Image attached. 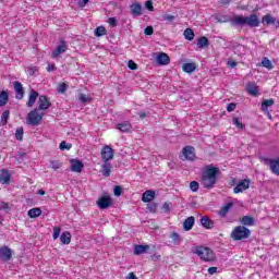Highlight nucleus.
<instances>
[{"label": "nucleus", "mask_w": 279, "mask_h": 279, "mask_svg": "<svg viewBox=\"0 0 279 279\" xmlns=\"http://www.w3.org/2000/svg\"><path fill=\"white\" fill-rule=\"evenodd\" d=\"M220 175L221 170H219V168L208 165L202 172L201 184L204 189H213L215 184H217V180Z\"/></svg>", "instance_id": "1"}, {"label": "nucleus", "mask_w": 279, "mask_h": 279, "mask_svg": "<svg viewBox=\"0 0 279 279\" xmlns=\"http://www.w3.org/2000/svg\"><path fill=\"white\" fill-rule=\"evenodd\" d=\"M192 252L204 260L205 263H214L217 259V255H215V251H213L208 246H195L192 248Z\"/></svg>", "instance_id": "2"}, {"label": "nucleus", "mask_w": 279, "mask_h": 279, "mask_svg": "<svg viewBox=\"0 0 279 279\" xmlns=\"http://www.w3.org/2000/svg\"><path fill=\"white\" fill-rule=\"evenodd\" d=\"M40 111L38 109H34L32 110L31 112H28L27 114V118H26V123L28 125H33V126H36V125H40V121H43V116L46 114V112H41L39 113Z\"/></svg>", "instance_id": "3"}, {"label": "nucleus", "mask_w": 279, "mask_h": 279, "mask_svg": "<svg viewBox=\"0 0 279 279\" xmlns=\"http://www.w3.org/2000/svg\"><path fill=\"white\" fill-rule=\"evenodd\" d=\"M230 236L233 241H242V239L245 236V226L235 227Z\"/></svg>", "instance_id": "4"}, {"label": "nucleus", "mask_w": 279, "mask_h": 279, "mask_svg": "<svg viewBox=\"0 0 279 279\" xmlns=\"http://www.w3.org/2000/svg\"><path fill=\"white\" fill-rule=\"evenodd\" d=\"M100 156L104 162H110V160L114 158V150H112V147L107 145L101 149Z\"/></svg>", "instance_id": "5"}, {"label": "nucleus", "mask_w": 279, "mask_h": 279, "mask_svg": "<svg viewBox=\"0 0 279 279\" xmlns=\"http://www.w3.org/2000/svg\"><path fill=\"white\" fill-rule=\"evenodd\" d=\"M97 206L100 210H106L112 206V198L110 195H105L97 201Z\"/></svg>", "instance_id": "6"}, {"label": "nucleus", "mask_w": 279, "mask_h": 279, "mask_svg": "<svg viewBox=\"0 0 279 279\" xmlns=\"http://www.w3.org/2000/svg\"><path fill=\"white\" fill-rule=\"evenodd\" d=\"M68 49L69 46L66 45V41H64V39H61L57 48L52 51V58H60V54L66 53Z\"/></svg>", "instance_id": "7"}, {"label": "nucleus", "mask_w": 279, "mask_h": 279, "mask_svg": "<svg viewBox=\"0 0 279 279\" xmlns=\"http://www.w3.org/2000/svg\"><path fill=\"white\" fill-rule=\"evenodd\" d=\"M264 162L269 166L271 173L279 175V158L277 159H264Z\"/></svg>", "instance_id": "8"}, {"label": "nucleus", "mask_w": 279, "mask_h": 279, "mask_svg": "<svg viewBox=\"0 0 279 279\" xmlns=\"http://www.w3.org/2000/svg\"><path fill=\"white\" fill-rule=\"evenodd\" d=\"M51 108V101H49V98L45 95L39 96L38 98V108H35L36 110H49Z\"/></svg>", "instance_id": "9"}, {"label": "nucleus", "mask_w": 279, "mask_h": 279, "mask_svg": "<svg viewBox=\"0 0 279 279\" xmlns=\"http://www.w3.org/2000/svg\"><path fill=\"white\" fill-rule=\"evenodd\" d=\"M246 93L251 96V97H259L260 95V88H258V85H256V83L254 82H248L246 84Z\"/></svg>", "instance_id": "10"}, {"label": "nucleus", "mask_w": 279, "mask_h": 279, "mask_svg": "<svg viewBox=\"0 0 279 279\" xmlns=\"http://www.w3.org/2000/svg\"><path fill=\"white\" fill-rule=\"evenodd\" d=\"M70 163V170L73 171V173H82V170L84 169V162H82V160L71 159Z\"/></svg>", "instance_id": "11"}, {"label": "nucleus", "mask_w": 279, "mask_h": 279, "mask_svg": "<svg viewBox=\"0 0 279 279\" xmlns=\"http://www.w3.org/2000/svg\"><path fill=\"white\" fill-rule=\"evenodd\" d=\"M245 25H248V27H258V25H260V20L258 19V15L251 14L250 16H246Z\"/></svg>", "instance_id": "12"}, {"label": "nucleus", "mask_w": 279, "mask_h": 279, "mask_svg": "<svg viewBox=\"0 0 279 279\" xmlns=\"http://www.w3.org/2000/svg\"><path fill=\"white\" fill-rule=\"evenodd\" d=\"M13 88L16 93L15 98L16 99H23L25 97V89L23 88V84L19 81H15L13 83Z\"/></svg>", "instance_id": "13"}, {"label": "nucleus", "mask_w": 279, "mask_h": 279, "mask_svg": "<svg viewBox=\"0 0 279 279\" xmlns=\"http://www.w3.org/2000/svg\"><path fill=\"white\" fill-rule=\"evenodd\" d=\"M38 97H40V94H38V92L35 89H31L28 94V101L26 102L27 108H33Z\"/></svg>", "instance_id": "14"}, {"label": "nucleus", "mask_w": 279, "mask_h": 279, "mask_svg": "<svg viewBox=\"0 0 279 279\" xmlns=\"http://www.w3.org/2000/svg\"><path fill=\"white\" fill-rule=\"evenodd\" d=\"M0 258L8 263L12 258V250L8 246L0 247Z\"/></svg>", "instance_id": "15"}, {"label": "nucleus", "mask_w": 279, "mask_h": 279, "mask_svg": "<svg viewBox=\"0 0 279 279\" xmlns=\"http://www.w3.org/2000/svg\"><path fill=\"white\" fill-rule=\"evenodd\" d=\"M183 156H184L185 160H194L195 159V147L185 146L183 148Z\"/></svg>", "instance_id": "16"}, {"label": "nucleus", "mask_w": 279, "mask_h": 279, "mask_svg": "<svg viewBox=\"0 0 279 279\" xmlns=\"http://www.w3.org/2000/svg\"><path fill=\"white\" fill-rule=\"evenodd\" d=\"M100 173L105 178H110V174L112 173V165H110V161H104L100 168Z\"/></svg>", "instance_id": "17"}, {"label": "nucleus", "mask_w": 279, "mask_h": 279, "mask_svg": "<svg viewBox=\"0 0 279 279\" xmlns=\"http://www.w3.org/2000/svg\"><path fill=\"white\" fill-rule=\"evenodd\" d=\"M153 199H156V192L154 190H147L142 196L144 204H149Z\"/></svg>", "instance_id": "18"}, {"label": "nucleus", "mask_w": 279, "mask_h": 279, "mask_svg": "<svg viewBox=\"0 0 279 279\" xmlns=\"http://www.w3.org/2000/svg\"><path fill=\"white\" fill-rule=\"evenodd\" d=\"M195 226V217L190 216L183 221V230L185 232H189L190 230H193V227Z\"/></svg>", "instance_id": "19"}, {"label": "nucleus", "mask_w": 279, "mask_h": 279, "mask_svg": "<svg viewBox=\"0 0 279 279\" xmlns=\"http://www.w3.org/2000/svg\"><path fill=\"white\" fill-rule=\"evenodd\" d=\"M116 130H119L120 132H123V133H130L132 132V124L130 122L118 123L116 125Z\"/></svg>", "instance_id": "20"}, {"label": "nucleus", "mask_w": 279, "mask_h": 279, "mask_svg": "<svg viewBox=\"0 0 279 279\" xmlns=\"http://www.w3.org/2000/svg\"><path fill=\"white\" fill-rule=\"evenodd\" d=\"M274 104H276V101L274 100V98L270 99H266L262 102V110L263 112H267L269 119H271V114H269V107L274 106Z\"/></svg>", "instance_id": "21"}, {"label": "nucleus", "mask_w": 279, "mask_h": 279, "mask_svg": "<svg viewBox=\"0 0 279 279\" xmlns=\"http://www.w3.org/2000/svg\"><path fill=\"white\" fill-rule=\"evenodd\" d=\"M11 175H10V171H8L7 169H2L0 171V182L1 184H10V180H11Z\"/></svg>", "instance_id": "22"}, {"label": "nucleus", "mask_w": 279, "mask_h": 279, "mask_svg": "<svg viewBox=\"0 0 279 279\" xmlns=\"http://www.w3.org/2000/svg\"><path fill=\"white\" fill-rule=\"evenodd\" d=\"M201 223L203 228H206L207 230H213V228L215 227V222H213V220H210L208 216H203L201 218Z\"/></svg>", "instance_id": "23"}, {"label": "nucleus", "mask_w": 279, "mask_h": 279, "mask_svg": "<svg viewBox=\"0 0 279 279\" xmlns=\"http://www.w3.org/2000/svg\"><path fill=\"white\" fill-rule=\"evenodd\" d=\"M169 62H170L169 54L161 52L157 56V63L160 64L161 66L169 64Z\"/></svg>", "instance_id": "24"}, {"label": "nucleus", "mask_w": 279, "mask_h": 279, "mask_svg": "<svg viewBox=\"0 0 279 279\" xmlns=\"http://www.w3.org/2000/svg\"><path fill=\"white\" fill-rule=\"evenodd\" d=\"M132 16H141L143 14V5L141 3H134L131 5Z\"/></svg>", "instance_id": "25"}, {"label": "nucleus", "mask_w": 279, "mask_h": 279, "mask_svg": "<svg viewBox=\"0 0 279 279\" xmlns=\"http://www.w3.org/2000/svg\"><path fill=\"white\" fill-rule=\"evenodd\" d=\"M43 215V209L40 207H35L28 210V217L29 219H36L37 217H40Z\"/></svg>", "instance_id": "26"}, {"label": "nucleus", "mask_w": 279, "mask_h": 279, "mask_svg": "<svg viewBox=\"0 0 279 279\" xmlns=\"http://www.w3.org/2000/svg\"><path fill=\"white\" fill-rule=\"evenodd\" d=\"M148 248L149 245H135L133 254H135V256H141V254H145V252H147Z\"/></svg>", "instance_id": "27"}, {"label": "nucleus", "mask_w": 279, "mask_h": 279, "mask_svg": "<svg viewBox=\"0 0 279 279\" xmlns=\"http://www.w3.org/2000/svg\"><path fill=\"white\" fill-rule=\"evenodd\" d=\"M209 45H210V41L206 36L198 37L197 47H199V49H206V47H208Z\"/></svg>", "instance_id": "28"}, {"label": "nucleus", "mask_w": 279, "mask_h": 279, "mask_svg": "<svg viewBox=\"0 0 279 279\" xmlns=\"http://www.w3.org/2000/svg\"><path fill=\"white\" fill-rule=\"evenodd\" d=\"M263 25H275L276 17H272L271 14H266L262 17Z\"/></svg>", "instance_id": "29"}, {"label": "nucleus", "mask_w": 279, "mask_h": 279, "mask_svg": "<svg viewBox=\"0 0 279 279\" xmlns=\"http://www.w3.org/2000/svg\"><path fill=\"white\" fill-rule=\"evenodd\" d=\"M169 239H171L173 245H180L182 243V236L179 235L178 232L173 231L170 235Z\"/></svg>", "instance_id": "30"}, {"label": "nucleus", "mask_w": 279, "mask_h": 279, "mask_svg": "<svg viewBox=\"0 0 279 279\" xmlns=\"http://www.w3.org/2000/svg\"><path fill=\"white\" fill-rule=\"evenodd\" d=\"M9 99H10V95L8 94V92L2 90L0 93V108H3V106L8 104Z\"/></svg>", "instance_id": "31"}, {"label": "nucleus", "mask_w": 279, "mask_h": 279, "mask_svg": "<svg viewBox=\"0 0 279 279\" xmlns=\"http://www.w3.org/2000/svg\"><path fill=\"white\" fill-rule=\"evenodd\" d=\"M60 241L63 245H69L71 243V232L64 231L60 236Z\"/></svg>", "instance_id": "32"}, {"label": "nucleus", "mask_w": 279, "mask_h": 279, "mask_svg": "<svg viewBox=\"0 0 279 279\" xmlns=\"http://www.w3.org/2000/svg\"><path fill=\"white\" fill-rule=\"evenodd\" d=\"M182 69L184 73H194V71L197 69V65L195 63H184Z\"/></svg>", "instance_id": "33"}, {"label": "nucleus", "mask_w": 279, "mask_h": 279, "mask_svg": "<svg viewBox=\"0 0 279 279\" xmlns=\"http://www.w3.org/2000/svg\"><path fill=\"white\" fill-rule=\"evenodd\" d=\"M9 119H10V110L3 111L0 118V125H8Z\"/></svg>", "instance_id": "34"}, {"label": "nucleus", "mask_w": 279, "mask_h": 279, "mask_svg": "<svg viewBox=\"0 0 279 279\" xmlns=\"http://www.w3.org/2000/svg\"><path fill=\"white\" fill-rule=\"evenodd\" d=\"M262 66H264V69H268V71H271V69H274V63H271L269 58L264 57L262 60Z\"/></svg>", "instance_id": "35"}, {"label": "nucleus", "mask_w": 279, "mask_h": 279, "mask_svg": "<svg viewBox=\"0 0 279 279\" xmlns=\"http://www.w3.org/2000/svg\"><path fill=\"white\" fill-rule=\"evenodd\" d=\"M231 25H245V17L235 16V17L231 19Z\"/></svg>", "instance_id": "36"}, {"label": "nucleus", "mask_w": 279, "mask_h": 279, "mask_svg": "<svg viewBox=\"0 0 279 279\" xmlns=\"http://www.w3.org/2000/svg\"><path fill=\"white\" fill-rule=\"evenodd\" d=\"M185 40H193L195 38V32L191 28H186L183 33Z\"/></svg>", "instance_id": "37"}, {"label": "nucleus", "mask_w": 279, "mask_h": 279, "mask_svg": "<svg viewBox=\"0 0 279 279\" xmlns=\"http://www.w3.org/2000/svg\"><path fill=\"white\" fill-rule=\"evenodd\" d=\"M216 21L218 23H231L232 21V17L228 16V15H219L217 14L216 15Z\"/></svg>", "instance_id": "38"}, {"label": "nucleus", "mask_w": 279, "mask_h": 279, "mask_svg": "<svg viewBox=\"0 0 279 279\" xmlns=\"http://www.w3.org/2000/svg\"><path fill=\"white\" fill-rule=\"evenodd\" d=\"M95 36L97 37H101V36H106V34H108V31H106V27L104 26H98L95 31H94Z\"/></svg>", "instance_id": "39"}, {"label": "nucleus", "mask_w": 279, "mask_h": 279, "mask_svg": "<svg viewBox=\"0 0 279 279\" xmlns=\"http://www.w3.org/2000/svg\"><path fill=\"white\" fill-rule=\"evenodd\" d=\"M230 208H232V203H228L227 205H225L221 209H220V217H226L230 210Z\"/></svg>", "instance_id": "40"}, {"label": "nucleus", "mask_w": 279, "mask_h": 279, "mask_svg": "<svg viewBox=\"0 0 279 279\" xmlns=\"http://www.w3.org/2000/svg\"><path fill=\"white\" fill-rule=\"evenodd\" d=\"M245 189V180H242L234 189L233 193H243V190Z\"/></svg>", "instance_id": "41"}, {"label": "nucleus", "mask_w": 279, "mask_h": 279, "mask_svg": "<svg viewBox=\"0 0 279 279\" xmlns=\"http://www.w3.org/2000/svg\"><path fill=\"white\" fill-rule=\"evenodd\" d=\"M50 167H51V169H53V171H58V169L62 168V161L52 160V161H50Z\"/></svg>", "instance_id": "42"}, {"label": "nucleus", "mask_w": 279, "mask_h": 279, "mask_svg": "<svg viewBox=\"0 0 279 279\" xmlns=\"http://www.w3.org/2000/svg\"><path fill=\"white\" fill-rule=\"evenodd\" d=\"M190 189L193 193H197L199 191V183L197 181L190 182Z\"/></svg>", "instance_id": "43"}, {"label": "nucleus", "mask_w": 279, "mask_h": 279, "mask_svg": "<svg viewBox=\"0 0 279 279\" xmlns=\"http://www.w3.org/2000/svg\"><path fill=\"white\" fill-rule=\"evenodd\" d=\"M23 134H24V130L23 128H17L16 132H15V138L16 141H23Z\"/></svg>", "instance_id": "44"}, {"label": "nucleus", "mask_w": 279, "mask_h": 279, "mask_svg": "<svg viewBox=\"0 0 279 279\" xmlns=\"http://www.w3.org/2000/svg\"><path fill=\"white\" fill-rule=\"evenodd\" d=\"M245 226H256V219L252 216H245Z\"/></svg>", "instance_id": "45"}, {"label": "nucleus", "mask_w": 279, "mask_h": 279, "mask_svg": "<svg viewBox=\"0 0 279 279\" xmlns=\"http://www.w3.org/2000/svg\"><path fill=\"white\" fill-rule=\"evenodd\" d=\"M78 100L81 104H88V101H90V98L86 96V94H80Z\"/></svg>", "instance_id": "46"}, {"label": "nucleus", "mask_w": 279, "mask_h": 279, "mask_svg": "<svg viewBox=\"0 0 279 279\" xmlns=\"http://www.w3.org/2000/svg\"><path fill=\"white\" fill-rule=\"evenodd\" d=\"M113 193H114L116 197H121V195L123 193V187L116 185L113 187Z\"/></svg>", "instance_id": "47"}, {"label": "nucleus", "mask_w": 279, "mask_h": 279, "mask_svg": "<svg viewBox=\"0 0 279 279\" xmlns=\"http://www.w3.org/2000/svg\"><path fill=\"white\" fill-rule=\"evenodd\" d=\"M66 88H69V85H66L65 83H61L58 87V93L62 95L66 93Z\"/></svg>", "instance_id": "48"}, {"label": "nucleus", "mask_w": 279, "mask_h": 279, "mask_svg": "<svg viewBox=\"0 0 279 279\" xmlns=\"http://www.w3.org/2000/svg\"><path fill=\"white\" fill-rule=\"evenodd\" d=\"M147 210H149V213H156V210H158V204H156V203L148 204Z\"/></svg>", "instance_id": "49"}, {"label": "nucleus", "mask_w": 279, "mask_h": 279, "mask_svg": "<svg viewBox=\"0 0 279 279\" xmlns=\"http://www.w3.org/2000/svg\"><path fill=\"white\" fill-rule=\"evenodd\" d=\"M61 231H62V229H60V227H54L53 228L52 239H54V241H56V239H59Z\"/></svg>", "instance_id": "50"}, {"label": "nucleus", "mask_w": 279, "mask_h": 279, "mask_svg": "<svg viewBox=\"0 0 279 279\" xmlns=\"http://www.w3.org/2000/svg\"><path fill=\"white\" fill-rule=\"evenodd\" d=\"M72 145L65 143L64 141L60 143L59 148L61 149V151H64V149H71Z\"/></svg>", "instance_id": "51"}, {"label": "nucleus", "mask_w": 279, "mask_h": 279, "mask_svg": "<svg viewBox=\"0 0 279 279\" xmlns=\"http://www.w3.org/2000/svg\"><path fill=\"white\" fill-rule=\"evenodd\" d=\"M233 125H235V128H239L240 130H243V122H241L239 118H233Z\"/></svg>", "instance_id": "52"}, {"label": "nucleus", "mask_w": 279, "mask_h": 279, "mask_svg": "<svg viewBox=\"0 0 279 279\" xmlns=\"http://www.w3.org/2000/svg\"><path fill=\"white\" fill-rule=\"evenodd\" d=\"M162 213L169 214L171 213V205L169 203H165L161 207Z\"/></svg>", "instance_id": "53"}, {"label": "nucleus", "mask_w": 279, "mask_h": 279, "mask_svg": "<svg viewBox=\"0 0 279 279\" xmlns=\"http://www.w3.org/2000/svg\"><path fill=\"white\" fill-rule=\"evenodd\" d=\"M128 66L130 71H136V69H138V65L132 60L129 61Z\"/></svg>", "instance_id": "54"}, {"label": "nucleus", "mask_w": 279, "mask_h": 279, "mask_svg": "<svg viewBox=\"0 0 279 279\" xmlns=\"http://www.w3.org/2000/svg\"><path fill=\"white\" fill-rule=\"evenodd\" d=\"M146 10H149V12H154V2L151 0H147L145 3Z\"/></svg>", "instance_id": "55"}, {"label": "nucleus", "mask_w": 279, "mask_h": 279, "mask_svg": "<svg viewBox=\"0 0 279 279\" xmlns=\"http://www.w3.org/2000/svg\"><path fill=\"white\" fill-rule=\"evenodd\" d=\"M144 34H145V36H153V35H154V27L147 26V27L144 29Z\"/></svg>", "instance_id": "56"}, {"label": "nucleus", "mask_w": 279, "mask_h": 279, "mask_svg": "<svg viewBox=\"0 0 279 279\" xmlns=\"http://www.w3.org/2000/svg\"><path fill=\"white\" fill-rule=\"evenodd\" d=\"M236 110V104L231 102L227 106V112H234Z\"/></svg>", "instance_id": "57"}, {"label": "nucleus", "mask_w": 279, "mask_h": 279, "mask_svg": "<svg viewBox=\"0 0 279 279\" xmlns=\"http://www.w3.org/2000/svg\"><path fill=\"white\" fill-rule=\"evenodd\" d=\"M108 23L111 27H117L118 23H117V17H109L108 19Z\"/></svg>", "instance_id": "58"}, {"label": "nucleus", "mask_w": 279, "mask_h": 279, "mask_svg": "<svg viewBox=\"0 0 279 279\" xmlns=\"http://www.w3.org/2000/svg\"><path fill=\"white\" fill-rule=\"evenodd\" d=\"M56 63H49L47 66V72L51 73L52 71H56Z\"/></svg>", "instance_id": "59"}, {"label": "nucleus", "mask_w": 279, "mask_h": 279, "mask_svg": "<svg viewBox=\"0 0 279 279\" xmlns=\"http://www.w3.org/2000/svg\"><path fill=\"white\" fill-rule=\"evenodd\" d=\"M207 271L209 276H215V272L217 271V267H209Z\"/></svg>", "instance_id": "60"}, {"label": "nucleus", "mask_w": 279, "mask_h": 279, "mask_svg": "<svg viewBox=\"0 0 279 279\" xmlns=\"http://www.w3.org/2000/svg\"><path fill=\"white\" fill-rule=\"evenodd\" d=\"M88 1H90V0H78L80 8H85L86 4L88 3Z\"/></svg>", "instance_id": "61"}, {"label": "nucleus", "mask_w": 279, "mask_h": 279, "mask_svg": "<svg viewBox=\"0 0 279 279\" xmlns=\"http://www.w3.org/2000/svg\"><path fill=\"white\" fill-rule=\"evenodd\" d=\"M25 156H27V154H25V153H17L16 160H23V158H25Z\"/></svg>", "instance_id": "62"}, {"label": "nucleus", "mask_w": 279, "mask_h": 279, "mask_svg": "<svg viewBox=\"0 0 279 279\" xmlns=\"http://www.w3.org/2000/svg\"><path fill=\"white\" fill-rule=\"evenodd\" d=\"M163 19H165V21L171 22V21L175 20V16H173V15H165Z\"/></svg>", "instance_id": "63"}, {"label": "nucleus", "mask_w": 279, "mask_h": 279, "mask_svg": "<svg viewBox=\"0 0 279 279\" xmlns=\"http://www.w3.org/2000/svg\"><path fill=\"white\" fill-rule=\"evenodd\" d=\"M126 279H138L134 272H130L126 277Z\"/></svg>", "instance_id": "64"}]
</instances>
